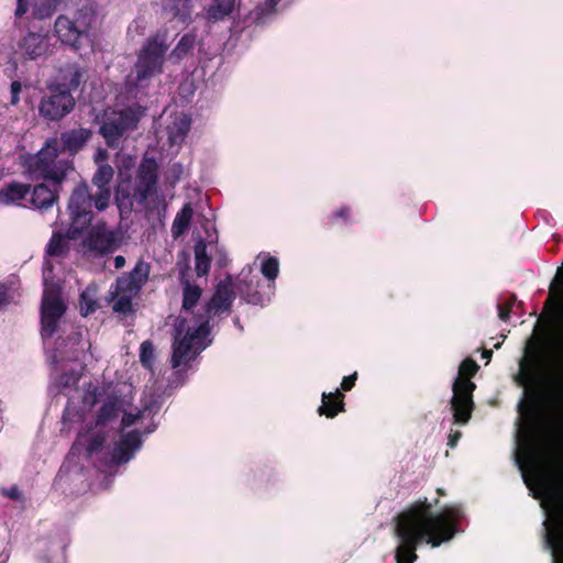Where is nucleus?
<instances>
[{
	"label": "nucleus",
	"instance_id": "obj_47",
	"mask_svg": "<svg viewBox=\"0 0 563 563\" xmlns=\"http://www.w3.org/2000/svg\"><path fill=\"white\" fill-rule=\"evenodd\" d=\"M554 290L563 291V268L560 267L555 277L552 279L550 285V294Z\"/></svg>",
	"mask_w": 563,
	"mask_h": 563
},
{
	"label": "nucleus",
	"instance_id": "obj_20",
	"mask_svg": "<svg viewBox=\"0 0 563 563\" xmlns=\"http://www.w3.org/2000/svg\"><path fill=\"white\" fill-rule=\"evenodd\" d=\"M121 411V401L117 396H109L98 410L93 424L95 427H104L115 420Z\"/></svg>",
	"mask_w": 563,
	"mask_h": 563
},
{
	"label": "nucleus",
	"instance_id": "obj_29",
	"mask_svg": "<svg viewBox=\"0 0 563 563\" xmlns=\"http://www.w3.org/2000/svg\"><path fill=\"white\" fill-rule=\"evenodd\" d=\"M235 2H214L207 11V18L211 22L223 20L234 10Z\"/></svg>",
	"mask_w": 563,
	"mask_h": 563
},
{
	"label": "nucleus",
	"instance_id": "obj_13",
	"mask_svg": "<svg viewBox=\"0 0 563 563\" xmlns=\"http://www.w3.org/2000/svg\"><path fill=\"white\" fill-rule=\"evenodd\" d=\"M55 32L62 43L71 46L76 52L84 47L85 42H90L78 22L64 15L58 16L55 21Z\"/></svg>",
	"mask_w": 563,
	"mask_h": 563
},
{
	"label": "nucleus",
	"instance_id": "obj_10",
	"mask_svg": "<svg viewBox=\"0 0 563 563\" xmlns=\"http://www.w3.org/2000/svg\"><path fill=\"white\" fill-rule=\"evenodd\" d=\"M119 232L109 230L106 224L93 227L85 238L82 244L88 252L103 256L114 253L121 246Z\"/></svg>",
	"mask_w": 563,
	"mask_h": 563
},
{
	"label": "nucleus",
	"instance_id": "obj_43",
	"mask_svg": "<svg viewBox=\"0 0 563 563\" xmlns=\"http://www.w3.org/2000/svg\"><path fill=\"white\" fill-rule=\"evenodd\" d=\"M517 300V296L515 294H511L503 303L498 305V318L501 321H508L510 318V312L512 310V307Z\"/></svg>",
	"mask_w": 563,
	"mask_h": 563
},
{
	"label": "nucleus",
	"instance_id": "obj_17",
	"mask_svg": "<svg viewBox=\"0 0 563 563\" xmlns=\"http://www.w3.org/2000/svg\"><path fill=\"white\" fill-rule=\"evenodd\" d=\"M86 74V69L78 64H69L63 69L60 81L53 85L63 91L71 93L85 81Z\"/></svg>",
	"mask_w": 563,
	"mask_h": 563
},
{
	"label": "nucleus",
	"instance_id": "obj_16",
	"mask_svg": "<svg viewBox=\"0 0 563 563\" xmlns=\"http://www.w3.org/2000/svg\"><path fill=\"white\" fill-rule=\"evenodd\" d=\"M48 46L46 34L29 32L18 42V52L27 59H36L47 52Z\"/></svg>",
	"mask_w": 563,
	"mask_h": 563
},
{
	"label": "nucleus",
	"instance_id": "obj_22",
	"mask_svg": "<svg viewBox=\"0 0 563 563\" xmlns=\"http://www.w3.org/2000/svg\"><path fill=\"white\" fill-rule=\"evenodd\" d=\"M192 349V341L186 334L180 340H175L173 344V354L170 364L173 368H177L186 364L190 360V352Z\"/></svg>",
	"mask_w": 563,
	"mask_h": 563
},
{
	"label": "nucleus",
	"instance_id": "obj_6",
	"mask_svg": "<svg viewBox=\"0 0 563 563\" xmlns=\"http://www.w3.org/2000/svg\"><path fill=\"white\" fill-rule=\"evenodd\" d=\"M478 364L471 357L463 360L459 366V375L452 385L451 407L456 423L465 424L474 410L473 393L476 388L472 377L478 372Z\"/></svg>",
	"mask_w": 563,
	"mask_h": 563
},
{
	"label": "nucleus",
	"instance_id": "obj_50",
	"mask_svg": "<svg viewBox=\"0 0 563 563\" xmlns=\"http://www.w3.org/2000/svg\"><path fill=\"white\" fill-rule=\"evenodd\" d=\"M30 4H32V2H18L15 16L22 18L29 11Z\"/></svg>",
	"mask_w": 563,
	"mask_h": 563
},
{
	"label": "nucleus",
	"instance_id": "obj_12",
	"mask_svg": "<svg viewBox=\"0 0 563 563\" xmlns=\"http://www.w3.org/2000/svg\"><path fill=\"white\" fill-rule=\"evenodd\" d=\"M150 272L151 265L143 260H139L130 273L117 278L115 295L129 292V295L139 296L143 286L148 282Z\"/></svg>",
	"mask_w": 563,
	"mask_h": 563
},
{
	"label": "nucleus",
	"instance_id": "obj_8",
	"mask_svg": "<svg viewBox=\"0 0 563 563\" xmlns=\"http://www.w3.org/2000/svg\"><path fill=\"white\" fill-rule=\"evenodd\" d=\"M66 305L57 290H45L41 303V335L51 339L57 332L58 323L66 312Z\"/></svg>",
	"mask_w": 563,
	"mask_h": 563
},
{
	"label": "nucleus",
	"instance_id": "obj_9",
	"mask_svg": "<svg viewBox=\"0 0 563 563\" xmlns=\"http://www.w3.org/2000/svg\"><path fill=\"white\" fill-rule=\"evenodd\" d=\"M75 103V98L69 91L49 85L48 93L40 101L38 113L46 121H58L73 111Z\"/></svg>",
	"mask_w": 563,
	"mask_h": 563
},
{
	"label": "nucleus",
	"instance_id": "obj_36",
	"mask_svg": "<svg viewBox=\"0 0 563 563\" xmlns=\"http://www.w3.org/2000/svg\"><path fill=\"white\" fill-rule=\"evenodd\" d=\"M261 272L268 280H275L279 273L278 260L274 256L265 258L262 263Z\"/></svg>",
	"mask_w": 563,
	"mask_h": 563
},
{
	"label": "nucleus",
	"instance_id": "obj_49",
	"mask_svg": "<svg viewBox=\"0 0 563 563\" xmlns=\"http://www.w3.org/2000/svg\"><path fill=\"white\" fill-rule=\"evenodd\" d=\"M85 404L90 407L96 406L99 402V393L98 388H93L91 391L87 393L84 399Z\"/></svg>",
	"mask_w": 563,
	"mask_h": 563
},
{
	"label": "nucleus",
	"instance_id": "obj_5",
	"mask_svg": "<svg viewBox=\"0 0 563 563\" xmlns=\"http://www.w3.org/2000/svg\"><path fill=\"white\" fill-rule=\"evenodd\" d=\"M158 164L154 157L144 156L137 167L134 185L131 189L120 186L115 201L121 212H131L134 206L144 207L148 198L156 194Z\"/></svg>",
	"mask_w": 563,
	"mask_h": 563
},
{
	"label": "nucleus",
	"instance_id": "obj_46",
	"mask_svg": "<svg viewBox=\"0 0 563 563\" xmlns=\"http://www.w3.org/2000/svg\"><path fill=\"white\" fill-rule=\"evenodd\" d=\"M22 91V84L19 80H14L10 86L11 99L10 103L16 106L20 101V93Z\"/></svg>",
	"mask_w": 563,
	"mask_h": 563
},
{
	"label": "nucleus",
	"instance_id": "obj_57",
	"mask_svg": "<svg viewBox=\"0 0 563 563\" xmlns=\"http://www.w3.org/2000/svg\"><path fill=\"white\" fill-rule=\"evenodd\" d=\"M80 438H81V434H79V437H78V439L75 441V444H74V445H76V444H78V443H79V439H80Z\"/></svg>",
	"mask_w": 563,
	"mask_h": 563
},
{
	"label": "nucleus",
	"instance_id": "obj_11",
	"mask_svg": "<svg viewBox=\"0 0 563 563\" xmlns=\"http://www.w3.org/2000/svg\"><path fill=\"white\" fill-rule=\"evenodd\" d=\"M243 284L244 283L240 279L234 284L232 276L228 275L217 285L212 297L206 303V313L216 316L231 311L232 303L235 299V291L242 295Z\"/></svg>",
	"mask_w": 563,
	"mask_h": 563
},
{
	"label": "nucleus",
	"instance_id": "obj_35",
	"mask_svg": "<svg viewBox=\"0 0 563 563\" xmlns=\"http://www.w3.org/2000/svg\"><path fill=\"white\" fill-rule=\"evenodd\" d=\"M548 542L553 550L563 551V517L555 523L548 534Z\"/></svg>",
	"mask_w": 563,
	"mask_h": 563
},
{
	"label": "nucleus",
	"instance_id": "obj_37",
	"mask_svg": "<svg viewBox=\"0 0 563 563\" xmlns=\"http://www.w3.org/2000/svg\"><path fill=\"white\" fill-rule=\"evenodd\" d=\"M174 18L180 23L188 24L191 21V8L189 2H175L172 7Z\"/></svg>",
	"mask_w": 563,
	"mask_h": 563
},
{
	"label": "nucleus",
	"instance_id": "obj_31",
	"mask_svg": "<svg viewBox=\"0 0 563 563\" xmlns=\"http://www.w3.org/2000/svg\"><path fill=\"white\" fill-rule=\"evenodd\" d=\"M210 319L211 316L207 314H200L198 317V327L195 329L189 328L186 332L187 336H190V340L194 342L195 340L203 339L210 333Z\"/></svg>",
	"mask_w": 563,
	"mask_h": 563
},
{
	"label": "nucleus",
	"instance_id": "obj_15",
	"mask_svg": "<svg viewBox=\"0 0 563 563\" xmlns=\"http://www.w3.org/2000/svg\"><path fill=\"white\" fill-rule=\"evenodd\" d=\"M92 132L86 128L73 129L60 133L59 137H55L57 142V150L60 154L67 153L68 158L74 156L86 145L91 139Z\"/></svg>",
	"mask_w": 563,
	"mask_h": 563
},
{
	"label": "nucleus",
	"instance_id": "obj_48",
	"mask_svg": "<svg viewBox=\"0 0 563 563\" xmlns=\"http://www.w3.org/2000/svg\"><path fill=\"white\" fill-rule=\"evenodd\" d=\"M356 379H357V372H354L353 374H351L349 376H344L341 382L342 390L350 391L355 386Z\"/></svg>",
	"mask_w": 563,
	"mask_h": 563
},
{
	"label": "nucleus",
	"instance_id": "obj_30",
	"mask_svg": "<svg viewBox=\"0 0 563 563\" xmlns=\"http://www.w3.org/2000/svg\"><path fill=\"white\" fill-rule=\"evenodd\" d=\"M95 18V10L89 3H87L77 10L74 19L78 22V25L82 29L84 33L89 36V30Z\"/></svg>",
	"mask_w": 563,
	"mask_h": 563
},
{
	"label": "nucleus",
	"instance_id": "obj_54",
	"mask_svg": "<svg viewBox=\"0 0 563 563\" xmlns=\"http://www.w3.org/2000/svg\"><path fill=\"white\" fill-rule=\"evenodd\" d=\"M113 263H114V267L117 269H120V268H122L125 265V258L122 255H118V256L114 257Z\"/></svg>",
	"mask_w": 563,
	"mask_h": 563
},
{
	"label": "nucleus",
	"instance_id": "obj_25",
	"mask_svg": "<svg viewBox=\"0 0 563 563\" xmlns=\"http://www.w3.org/2000/svg\"><path fill=\"white\" fill-rule=\"evenodd\" d=\"M192 214L194 210L190 203H185L180 211L177 212L172 224V234L175 239L183 235L189 229Z\"/></svg>",
	"mask_w": 563,
	"mask_h": 563
},
{
	"label": "nucleus",
	"instance_id": "obj_33",
	"mask_svg": "<svg viewBox=\"0 0 563 563\" xmlns=\"http://www.w3.org/2000/svg\"><path fill=\"white\" fill-rule=\"evenodd\" d=\"M154 345L150 340L143 341L140 346V362L142 366L150 371H154Z\"/></svg>",
	"mask_w": 563,
	"mask_h": 563
},
{
	"label": "nucleus",
	"instance_id": "obj_38",
	"mask_svg": "<svg viewBox=\"0 0 563 563\" xmlns=\"http://www.w3.org/2000/svg\"><path fill=\"white\" fill-rule=\"evenodd\" d=\"M351 208L349 206H341L338 210L328 216L327 224L335 225L339 221L345 224L351 223Z\"/></svg>",
	"mask_w": 563,
	"mask_h": 563
},
{
	"label": "nucleus",
	"instance_id": "obj_32",
	"mask_svg": "<svg viewBox=\"0 0 563 563\" xmlns=\"http://www.w3.org/2000/svg\"><path fill=\"white\" fill-rule=\"evenodd\" d=\"M65 238L69 239L68 235H63L59 232H54L49 242L46 245V253L51 256H60L67 250V243Z\"/></svg>",
	"mask_w": 563,
	"mask_h": 563
},
{
	"label": "nucleus",
	"instance_id": "obj_56",
	"mask_svg": "<svg viewBox=\"0 0 563 563\" xmlns=\"http://www.w3.org/2000/svg\"><path fill=\"white\" fill-rule=\"evenodd\" d=\"M234 323H235V325H240V320H239V318H236V319L234 320Z\"/></svg>",
	"mask_w": 563,
	"mask_h": 563
},
{
	"label": "nucleus",
	"instance_id": "obj_3",
	"mask_svg": "<svg viewBox=\"0 0 563 563\" xmlns=\"http://www.w3.org/2000/svg\"><path fill=\"white\" fill-rule=\"evenodd\" d=\"M167 32H156L150 36L136 54V60L125 77V93L142 100L148 96V88L154 78L164 73L166 53L168 51Z\"/></svg>",
	"mask_w": 563,
	"mask_h": 563
},
{
	"label": "nucleus",
	"instance_id": "obj_21",
	"mask_svg": "<svg viewBox=\"0 0 563 563\" xmlns=\"http://www.w3.org/2000/svg\"><path fill=\"white\" fill-rule=\"evenodd\" d=\"M539 362L540 361L537 354L531 355L529 357L526 356L520 361V373L518 376V382L520 385L527 386L538 382Z\"/></svg>",
	"mask_w": 563,
	"mask_h": 563
},
{
	"label": "nucleus",
	"instance_id": "obj_44",
	"mask_svg": "<svg viewBox=\"0 0 563 563\" xmlns=\"http://www.w3.org/2000/svg\"><path fill=\"white\" fill-rule=\"evenodd\" d=\"M190 129V122L188 120H181L175 122L170 131V139L175 142L177 139L184 140Z\"/></svg>",
	"mask_w": 563,
	"mask_h": 563
},
{
	"label": "nucleus",
	"instance_id": "obj_19",
	"mask_svg": "<svg viewBox=\"0 0 563 563\" xmlns=\"http://www.w3.org/2000/svg\"><path fill=\"white\" fill-rule=\"evenodd\" d=\"M344 394L336 389L333 393H322V404L318 408V413L327 418H334L340 412L345 411Z\"/></svg>",
	"mask_w": 563,
	"mask_h": 563
},
{
	"label": "nucleus",
	"instance_id": "obj_42",
	"mask_svg": "<svg viewBox=\"0 0 563 563\" xmlns=\"http://www.w3.org/2000/svg\"><path fill=\"white\" fill-rule=\"evenodd\" d=\"M79 307L81 316L87 317L99 308V303L97 300L90 298L86 292H82L79 299Z\"/></svg>",
	"mask_w": 563,
	"mask_h": 563
},
{
	"label": "nucleus",
	"instance_id": "obj_26",
	"mask_svg": "<svg viewBox=\"0 0 563 563\" xmlns=\"http://www.w3.org/2000/svg\"><path fill=\"white\" fill-rule=\"evenodd\" d=\"M31 191V185L11 183L0 191V199L4 202L23 200Z\"/></svg>",
	"mask_w": 563,
	"mask_h": 563
},
{
	"label": "nucleus",
	"instance_id": "obj_53",
	"mask_svg": "<svg viewBox=\"0 0 563 563\" xmlns=\"http://www.w3.org/2000/svg\"><path fill=\"white\" fill-rule=\"evenodd\" d=\"M136 418V416L125 413L122 418V423L125 427L132 426L133 423H135Z\"/></svg>",
	"mask_w": 563,
	"mask_h": 563
},
{
	"label": "nucleus",
	"instance_id": "obj_2",
	"mask_svg": "<svg viewBox=\"0 0 563 563\" xmlns=\"http://www.w3.org/2000/svg\"><path fill=\"white\" fill-rule=\"evenodd\" d=\"M107 152L99 151L95 161L98 165L91 183L97 187V191L91 194L87 183L77 185L68 201L70 213V224L67 230L69 240H76L90 227L93 219L92 207L98 211H103L109 207L111 198L110 184L113 179L114 170L111 165L106 163Z\"/></svg>",
	"mask_w": 563,
	"mask_h": 563
},
{
	"label": "nucleus",
	"instance_id": "obj_24",
	"mask_svg": "<svg viewBox=\"0 0 563 563\" xmlns=\"http://www.w3.org/2000/svg\"><path fill=\"white\" fill-rule=\"evenodd\" d=\"M195 252V271L198 277L207 275L210 271L211 257L207 252V244L203 240L196 242Z\"/></svg>",
	"mask_w": 563,
	"mask_h": 563
},
{
	"label": "nucleus",
	"instance_id": "obj_40",
	"mask_svg": "<svg viewBox=\"0 0 563 563\" xmlns=\"http://www.w3.org/2000/svg\"><path fill=\"white\" fill-rule=\"evenodd\" d=\"M14 292L15 290L12 282L0 283V310L12 302Z\"/></svg>",
	"mask_w": 563,
	"mask_h": 563
},
{
	"label": "nucleus",
	"instance_id": "obj_45",
	"mask_svg": "<svg viewBox=\"0 0 563 563\" xmlns=\"http://www.w3.org/2000/svg\"><path fill=\"white\" fill-rule=\"evenodd\" d=\"M1 495H3L4 497H7L11 500H15V501L23 499V494L18 485H12L10 487L2 488Z\"/></svg>",
	"mask_w": 563,
	"mask_h": 563
},
{
	"label": "nucleus",
	"instance_id": "obj_34",
	"mask_svg": "<svg viewBox=\"0 0 563 563\" xmlns=\"http://www.w3.org/2000/svg\"><path fill=\"white\" fill-rule=\"evenodd\" d=\"M57 2H32V15L36 20H45L51 18L55 10Z\"/></svg>",
	"mask_w": 563,
	"mask_h": 563
},
{
	"label": "nucleus",
	"instance_id": "obj_4",
	"mask_svg": "<svg viewBox=\"0 0 563 563\" xmlns=\"http://www.w3.org/2000/svg\"><path fill=\"white\" fill-rule=\"evenodd\" d=\"M56 139H48L34 155L24 159V168L33 181H49L52 186L62 187L69 173L75 172L73 158L60 157Z\"/></svg>",
	"mask_w": 563,
	"mask_h": 563
},
{
	"label": "nucleus",
	"instance_id": "obj_55",
	"mask_svg": "<svg viewBox=\"0 0 563 563\" xmlns=\"http://www.w3.org/2000/svg\"><path fill=\"white\" fill-rule=\"evenodd\" d=\"M492 355H493V351H492V350H486V349H485V350L483 351V353H482L483 358H486L487 361H489V360H490Z\"/></svg>",
	"mask_w": 563,
	"mask_h": 563
},
{
	"label": "nucleus",
	"instance_id": "obj_7",
	"mask_svg": "<svg viewBox=\"0 0 563 563\" xmlns=\"http://www.w3.org/2000/svg\"><path fill=\"white\" fill-rule=\"evenodd\" d=\"M145 111V107L134 103L106 115L100 124L99 134L104 139L107 146L119 148L126 134L137 129Z\"/></svg>",
	"mask_w": 563,
	"mask_h": 563
},
{
	"label": "nucleus",
	"instance_id": "obj_41",
	"mask_svg": "<svg viewBox=\"0 0 563 563\" xmlns=\"http://www.w3.org/2000/svg\"><path fill=\"white\" fill-rule=\"evenodd\" d=\"M278 2H258V4L254 9L255 16L253 18V21L255 23L263 22L264 14H273L276 11V4Z\"/></svg>",
	"mask_w": 563,
	"mask_h": 563
},
{
	"label": "nucleus",
	"instance_id": "obj_58",
	"mask_svg": "<svg viewBox=\"0 0 563 563\" xmlns=\"http://www.w3.org/2000/svg\"><path fill=\"white\" fill-rule=\"evenodd\" d=\"M439 494H443V490L441 488L438 489Z\"/></svg>",
	"mask_w": 563,
	"mask_h": 563
},
{
	"label": "nucleus",
	"instance_id": "obj_52",
	"mask_svg": "<svg viewBox=\"0 0 563 563\" xmlns=\"http://www.w3.org/2000/svg\"><path fill=\"white\" fill-rule=\"evenodd\" d=\"M244 299L249 303L256 305V303H258V301L261 299V295H260V292L254 291L252 294L244 296Z\"/></svg>",
	"mask_w": 563,
	"mask_h": 563
},
{
	"label": "nucleus",
	"instance_id": "obj_28",
	"mask_svg": "<svg viewBox=\"0 0 563 563\" xmlns=\"http://www.w3.org/2000/svg\"><path fill=\"white\" fill-rule=\"evenodd\" d=\"M112 298L115 299L112 305L113 312L119 314L128 316L134 313L135 309L132 302V298L137 295H129V292H119L115 295V291L111 292Z\"/></svg>",
	"mask_w": 563,
	"mask_h": 563
},
{
	"label": "nucleus",
	"instance_id": "obj_18",
	"mask_svg": "<svg viewBox=\"0 0 563 563\" xmlns=\"http://www.w3.org/2000/svg\"><path fill=\"white\" fill-rule=\"evenodd\" d=\"M60 187L47 184H37L33 187L31 195V203L37 209H48L58 199Z\"/></svg>",
	"mask_w": 563,
	"mask_h": 563
},
{
	"label": "nucleus",
	"instance_id": "obj_51",
	"mask_svg": "<svg viewBox=\"0 0 563 563\" xmlns=\"http://www.w3.org/2000/svg\"><path fill=\"white\" fill-rule=\"evenodd\" d=\"M462 437V433L461 431H452L450 434H449V441H448V445L453 449L456 446L459 440L461 439Z\"/></svg>",
	"mask_w": 563,
	"mask_h": 563
},
{
	"label": "nucleus",
	"instance_id": "obj_27",
	"mask_svg": "<svg viewBox=\"0 0 563 563\" xmlns=\"http://www.w3.org/2000/svg\"><path fill=\"white\" fill-rule=\"evenodd\" d=\"M202 295V289L198 285H192L188 280L184 283L183 288V309L190 311L197 306Z\"/></svg>",
	"mask_w": 563,
	"mask_h": 563
},
{
	"label": "nucleus",
	"instance_id": "obj_14",
	"mask_svg": "<svg viewBox=\"0 0 563 563\" xmlns=\"http://www.w3.org/2000/svg\"><path fill=\"white\" fill-rule=\"evenodd\" d=\"M141 445L142 438L137 430H132L123 434L111 451L110 465L118 466L128 463L133 459Z\"/></svg>",
	"mask_w": 563,
	"mask_h": 563
},
{
	"label": "nucleus",
	"instance_id": "obj_23",
	"mask_svg": "<svg viewBox=\"0 0 563 563\" xmlns=\"http://www.w3.org/2000/svg\"><path fill=\"white\" fill-rule=\"evenodd\" d=\"M196 34L191 32L184 34L173 51L169 53V59L172 63L178 64L190 53H192L196 45Z\"/></svg>",
	"mask_w": 563,
	"mask_h": 563
},
{
	"label": "nucleus",
	"instance_id": "obj_39",
	"mask_svg": "<svg viewBox=\"0 0 563 563\" xmlns=\"http://www.w3.org/2000/svg\"><path fill=\"white\" fill-rule=\"evenodd\" d=\"M106 443V433L97 432L93 433L87 441L86 452L88 456L100 452Z\"/></svg>",
	"mask_w": 563,
	"mask_h": 563
},
{
	"label": "nucleus",
	"instance_id": "obj_1",
	"mask_svg": "<svg viewBox=\"0 0 563 563\" xmlns=\"http://www.w3.org/2000/svg\"><path fill=\"white\" fill-rule=\"evenodd\" d=\"M459 517L460 509L456 507H445L433 512L426 497L408 506L395 519V534L399 539L395 552L396 563H415L418 545L423 542L438 548L450 541L457 531Z\"/></svg>",
	"mask_w": 563,
	"mask_h": 563
}]
</instances>
